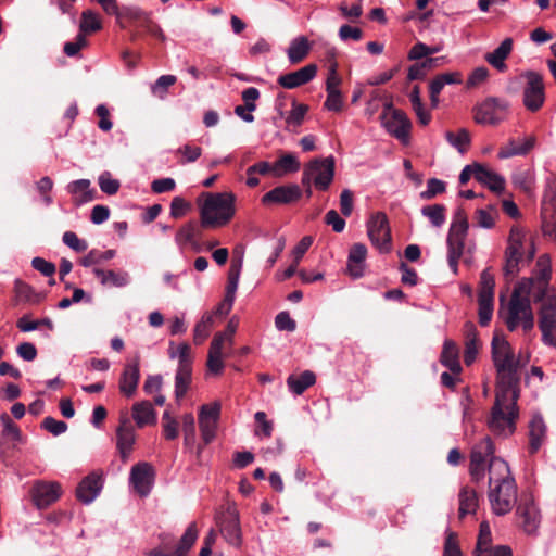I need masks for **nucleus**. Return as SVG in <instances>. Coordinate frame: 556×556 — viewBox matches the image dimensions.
Wrapping results in <instances>:
<instances>
[{
    "mask_svg": "<svg viewBox=\"0 0 556 556\" xmlns=\"http://www.w3.org/2000/svg\"><path fill=\"white\" fill-rule=\"evenodd\" d=\"M492 359L496 369V394L489 427L494 433L506 437L514 433L519 416L517 400L521 364L510 343L500 336L492 340Z\"/></svg>",
    "mask_w": 556,
    "mask_h": 556,
    "instance_id": "obj_1",
    "label": "nucleus"
},
{
    "mask_svg": "<svg viewBox=\"0 0 556 556\" xmlns=\"http://www.w3.org/2000/svg\"><path fill=\"white\" fill-rule=\"evenodd\" d=\"M489 462V501L492 511L497 516L508 514L517 500V485L508 464L494 456V444L489 437L473 445L470 454L469 472L479 483L483 480L485 465Z\"/></svg>",
    "mask_w": 556,
    "mask_h": 556,
    "instance_id": "obj_2",
    "label": "nucleus"
},
{
    "mask_svg": "<svg viewBox=\"0 0 556 556\" xmlns=\"http://www.w3.org/2000/svg\"><path fill=\"white\" fill-rule=\"evenodd\" d=\"M235 201L231 192H202L198 198L201 225L216 228L228 224L236 213Z\"/></svg>",
    "mask_w": 556,
    "mask_h": 556,
    "instance_id": "obj_3",
    "label": "nucleus"
},
{
    "mask_svg": "<svg viewBox=\"0 0 556 556\" xmlns=\"http://www.w3.org/2000/svg\"><path fill=\"white\" fill-rule=\"evenodd\" d=\"M334 157H316L309 161L303 169L302 185L315 186L320 191H326L330 187L334 177Z\"/></svg>",
    "mask_w": 556,
    "mask_h": 556,
    "instance_id": "obj_4",
    "label": "nucleus"
},
{
    "mask_svg": "<svg viewBox=\"0 0 556 556\" xmlns=\"http://www.w3.org/2000/svg\"><path fill=\"white\" fill-rule=\"evenodd\" d=\"M504 320L509 331H515L519 325L522 326L525 332L531 331L534 327V315L530 299L520 296L517 291H513Z\"/></svg>",
    "mask_w": 556,
    "mask_h": 556,
    "instance_id": "obj_5",
    "label": "nucleus"
},
{
    "mask_svg": "<svg viewBox=\"0 0 556 556\" xmlns=\"http://www.w3.org/2000/svg\"><path fill=\"white\" fill-rule=\"evenodd\" d=\"M380 118L382 126L390 135L403 143L408 142L412 123L403 111L394 109L393 104L388 102L383 105Z\"/></svg>",
    "mask_w": 556,
    "mask_h": 556,
    "instance_id": "obj_6",
    "label": "nucleus"
},
{
    "mask_svg": "<svg viewBox=\"0 0 556 556\" xmlns=\"http://www.w3.org/2000/svg\"><path fill=\"white\" fill-rule=\"evenodd\" d=\"M494 288L495 281L494 276L489 271V269L482 270L480 275L479 282V293H478V317L479 324L482 327H485L490 324L493 311H494Z\"/></svg>",
    "mask_w": 556,
    "mask_h": 556,
    "instance_id": "obj_7",
    "label": "nucleus"
},
{
    "mask_svg": "<svg viewBox=\"0 0 556 556\" xmlns=\"http://www.w3.org/2000/svg\"><path fill=\"white\" fill-rule=\"evenodd\" d=\"M216 523L220 534L227 543L239 547L242 542L240 517L235 505H228L225 511L216 517Z\"/></svg>",
    "mask_w": 556,
    "mask_h": 556,
    "instance_id": "obj_8",
    "label": "nucleus"
},
{
    "mask_svg": "<svg viewBox=\"0 0 556 556\" xmlns=\"http://www.w3.org/2000/svg\"><path fill=\"white\" fill-rule=\"evenodd\" d=\"M367 233L371 243L381 252L387 253L391 249V233L388 217L382 212L371 215L367 223Z\"/></svg>",
    "mask_w": 556,
    "mask_h": 556,
    "instance_id": "obj_9",
    "label": "nucleus"
},
{
    "mask_svg": "<svg viewBox=\"0 0 556 556\" xmlns=\"http://www.w3.org/2000/svg\"><path fill=\"white\" fill-rule=\"evenodd\" d=\"M538 314L543 343L556 348V294L548 296Z\"/></svg>",
    "mask_w": 556,
    "mask_h": 556,
    "instance_id": "obj_10",
    "label": "nucleus"
},
{
    "mask_svg": "<svg viewBox=\"0 0 556 556\" xmlns=\"http://www.w3.org/2000/svg\"><path fill=\"white\" fill-rule=\"evenodd\" d=\"M523 76L527 79L523 88V104L529 111L536 112L545 100L543 77L533 71L526 72Z\"/></svg>",
    "mask_w": 556,
    "mask_h": 556,
    "instance_id": "obj_11",
    "label": "nucleus"
},
{
    "mask_svg": "<svg viewBox=\"0 0 556 556\" xmlns=\"http://www.w3.org/2000/svg\"><path fill=\"white\" fill-rule=\"evenodd\" d=\"M220 403L204 404L199 410V427L203 443L210 444L216 437L217 425L220 417Z\"/></svg>",
    "mask_w": 556,
    "mask_h": 556,
    "instance_id": "obj_12",
    "label": "nucleus"
},
{
    "mask_svg": "<svg viewBox=\"0 0 556 556\" xmlns=\"http://www.w3.org/2000/svg\"><path fill=\"white\" fill-rule=\"evenodd\" d=\"M154 470L147 462L134 465L129 473V484L141 497H147L153 488Z\"/></svg>",
    "mask_w": 556,
    "mask_h": 556,
    "instance_id": "obj_13",
    "label": "nucleus"
},
{
    "mask_svg": "<svg viewBox=\"0 0 556 556\" xmlns=\"http://www.w3.org/2000/svg\"><path fill=\"white\" fill-rule=\"evenodd\" d=\"M523 235L519 229L513 228L509 233L505 252V276H515L519 271V263L522 260Z\"/></svg>",
    "mask_w": 556,
    "mask_h": 556,
    "instance_id": "obj_14",
    "label": "nucleus"
},
{
    "mask_svg": "<svg viewBox=\"0 0 556 556\" xmlns=\"http://www.w3.org/2000/svg\"><path fill=\"white\" fill-rule=\"evenodd\" d=\"M507 106V102L502 99L488 98L476 109L475 119L478 124L496 125L502 121L501 113Z\"/></svg>",
    "mask_w": 556,
    "mask_h": 556,
    "instance_id": "obj_15",
    "label": "nucleus"
},
{
    "mask_svg": "<svg viewBox=\"0 0 556 556\" xmlns=\"http://www.w3.org/2000/svg\"><path fill=\"white\" fill-rule=\"evenodd\" d=\"M302 195L301 188L295 184L278 186L266 192L261 202L264 205L271 204H291L296 202Z\"/></svg>",
    "mask_w": 556,
    "mask_h": 556,
    "instance_id": "obj_16",
    "label": "nucleus"
},
{
    "mask_svg": "<svg viewBox=\"0 0 556 556\" xmlns=\"http://www.w3.org/2000/svg\"><path fill=\"white\" fill-rule=\"evenodd\" d=\"M135 442V428L127 417H123L118 428L116 429V448L123 463H126L129 459Z\"/></svg>",
    "mask_w": 556,
    "mask_h": 556,
    "instance_id": "obj_17",
    "label": "nucleus"
},
{
    "mask_svg": "<svg viewBox=\"0 0 556 556\" xmlns=\"http://www.w3.org/2000/svg\"><path fill=\"white\" fill-rule=\"evenodd\" d=\"M140 381V365L139 358L136 357L132 362L125 364L123 372L119 378V392L130 399L135 396Z\"/></svg>",
    "mask_w": 556,
    "mask_h": 556,
    "instance_id": "obj_18",
    "label": "nucleus"
},
{
    "mask_svg": "<svg viewBox=\"0 0 556 556\" xmlns=\"http://www.w3.org/2000/svg\"><path fill=\"white\" fill-rule=\"evenodd\" d=\"M61 496V485L58 482L38 481L33 488V500L39 508H47Z\"/></svg>",
    "mask_w": 556,
    "mask_h": 556,
    "instance_id": "obj_19",
    "label": "nucleus"
},
{
    "mask_svg": "<svg viewBox=\"0 0 556 556\" xmlns=\"http://www.w3.org/2000/svg\"><path fill=\"white\" fill-rule=\"evenodd\" d=\"M517 515L522 519L521 527L528 534L535 533L540 525V514L531 496L522 498L517 506Z\"/></svg>",
    "mask_w": 556,
    "mask_h": 556,
    "instance_id": "obj_20",
    "label": "nucleus"
},
{
    "mask_svg": "<svg viewBox=\"0 0 556 556\" xmlns=\"http://www.w3.org/2000/svg\"><path fill=\"white\" fill-rule=\"evenodd\" d=\"M316 74L317 65L308 64L298 71L280 75L278 84L286 89H294L313 80Z\"/></svg>",
    "mask_w": 556,
    "mask_h": 556,
    "instance_id": "obj_21",
    "label": "nucleus"
},
{
    "mask_svg": "<svg viewBox=\"0 0 556 556\" xmlns=\"http://www.w3.org/2000/svg\"><path fill=\"white\" fill-rule=\"evenodd\" d=\"M535 143L536 137L534 135L527 136L520 140L511 138L500 149L497 156L501 160H505L513 156L527 155L535 147Z\"/></svg>",
    "mask_w": 556,
    "mask_h": 556,
    "instance_id": "obj_22",
    "label": "nucleus"
},
{
    "mask_svg": "<svg viewBox=\"0 0 556 556\" xmlns=\"http://www.w3.org/2000/svg\"><path fill=\"white\" fill-rule=\"evenodd\" d=\"M102 489L101 476L91 473L78 484L76 489L77 498L84 504L92 503Z\"/></svg>",
    "mask_w": 556,
    "mask_h": 556,
    "instance_id": "obj_23",
    "label": "nucleus"
},
{
    "mask_svg": "<svg viewBox=\"0 0 556 556\" xmlns=\"http://www.w3.org/2000/svg\"><path fill=\"white\" fill-rule=\"evenodd\" d=\"M473 176L493 192L501 193L505 190V178L481 164H475Z\"/></svg>",
    "mask_w": 556,
    "mask_h": 556,
    "instance_id": "obj_24",
    "label": "nucleus"
},
{
    "mask_svg": "<svg viewBox=\"0 0 556 556\" xmlns=\"http://www.w3.org/2000/svg\"><path fill=\"white\" fill-rule=\"evenodd\" d=\"M66 191L72 194L75 205L80 206L94 200L96 191L91 188L89 179H77L66 186Z\"/></svg>",
    "mask_w": 556,
    "mask_h": 556,
    "instance_id": "obj_25",
    "label": "nucleus"
},
{
    "mask_svg": "<svg viewBox=\"0 0 556 556\" xmlns=\"http://www.w3.org/2000/svg\"><path fill=\"white\" fill-rule=\"evenodd\" d=\"M93 275L100 280L102 286L123 288L130 283V275L125 270H104L99 267L92 269Z\"/></svg>",
    "mask_w": 556,
    "mask_h": 556,
    "instance_id": "obj_26",
    "label": "nucleus"
},
{
    "mask_svg": "<svg viewBox=\"0 0 556 556\" xmlns=\"http://www.w3.org/2000/svg\"><path fill=\"white\" fill-rule=\"evenodd\" d=\"M132 418L139 428L156 424V412L149 401H140L132 405Z\"/></svg>",
    "mask_w": 556,
    "mask_h": 556,
    "instance_id": "obj_27",
    "label": "nucleus"
},
{
    "mask_svg": "<svg viewBox=\"0 0 556 556\" xmlns=\"http://www.w3.org/2000/svg\"><path fill=\"white\" fill-rule=\"evenodd\" d=\"M546 434L545 422L540 415L532 417L529 424V452L531 454L536 453L544 443Z\"/></svg>",
    "mask_w": 556,
    "mask_h": 556,
    "instance_id": "obj_28",
    "label": "nucleus"
},
{
    "mask_svg": "<svg viewBox=\"0 0 556 556\" xmlns=\"http://www.w3.org/2000/svg\"><path fill=\"white\" fill-rule=\"evenodd\" d=\"M513 50V39L506 38L501 45L492 52L485 54L486 62L500 72H505L507 65L505 60L508 58Z\"/></svg>",
    "mask_w": 556,
    "mask_h": 556,
    "instance_id": "obj_29",
    "label": "nucleus"
},
{
    "mask_svg": "<svg viewBox=\"0 0 556 556\" xmlns=\"http://www.w3.org/2000/svg\"><path fill=\"white\" fill-rule=\"evenodd\" d=\"M200 236V229L194 222H188L184 224L175 236V243L180 251L185 249L187 244H191L194 250L199 251V244L197 238Z\"/></svg>",
    "mask_w": 556,
    "mask_h": 556,
    "instance_id": "obj_30",
    "label": "nucleus"
},
{
    "mask_svg": "<svg viewBox=\"0 0 556 556\" xmlns=\"http://www.w3.org/2000/svg\"><path fill=\"white\" fill-rule=\"evenodd\" d=\"M231 350L225 348L216 342H211L208 356H207V368L214 375L222 374L224 369V358L230 355Z\"/></svg>",
    "mask_w": 556,
    "mask_h": 556,
    "instance_id": "obj_31",
    "label": "nucleus"
},
{
    "mask_svg": "<svg viewBox=\"0 0 556 556\" xmlns=\"http://www.w3.org/2000/svg\"><path fill=\"white\" fill-rule=\"evenodd\" d=\"M367 248L363 243H355L350 250L348 269L351 276L358 278L363 275L362 263L365 261Z\"/></svg>",
    "mask_w": 556,
    "mask_h": 556,
    "instance_id": "obj_32",
    "label": "nucleus"
},
{
    "mask_svg": "<svg viewBox=\"0 0 556 556\" xmlns=\"http://www.w3.org/2000/svg\"><path fill=\"white\" fill-rule=\"evenodd\" d=\"M465 336H466V342H465V353H464V362L466 365H471L476 356L478 354L479 350V340L477 338V329L475 324L472 323H466L465 325Z\"/></svg>",
    "mask_w": 556,
    "mask_h": 556,
    "instance_id": "obj_33",
    "label": "nucleus"
},
{
    "mask_svg": "<svg viewBox=\"0 0 556 556\" xmlns=\"http://www.w3.org/2000/svg\"><path fill=\"white\" fill-rule=\"evenodd\" d=\"M441 363L448 368L453 374H459L462 366L458 358V348L451 341L445 340L443 350L441 353Z\"/></svg>",
    "mask_w": 556,
    "mask_h": 556,
    "instance_id": "obj_34",
    "label": "nucleus"
},
{
    "mask_svg": "<svg viewBox=\"0 0 556 556\" xmlns=\"http://www.w3.org/2000/svg\"><path fill=\"white\" fill-rule=\"evenodd\" d=\"M311 49L308 39L305 36L294 38L287 50L288 59L291 64L302 62Z\"/></svg>",
    "mask_w": 556,
    "mask_h": 556,
    "instance_id": "obj_35",
    "label": "nucleus"
},
{
    "mask_svg": "<svg viewBox=\"0 0 556 556\" xmlns=\"http://www.w3.org/2000/svg\"><path fill=\"white\" fill-rule=\"evenodd\" d=\"M300 167V161L294 154L285 153L274 163V176L282 177L289 173H296Z\"/></svg>",
    "mask_w": 556,
    "mask_h": 556,
    "instance_id": "obj_36",
    "label": "nucleus"
},
{
    "mask_svg": "<svg viewBox=\"0 0 556 556\" xmlns=\"http://www.w3.org/2000/svg\"><path fill=\"white\" fill-rule=\"evenodd\" d=\"M315 381V374L313 371L305 370L300 376H289L287 379V384L292 393L300 395L307 388L313 386Z\"/></svg>",
    "mask_w": 556,
    "mask_h": 556,
    "instance_id": "obj_37",
    "label": "nucleus"
},
{
    "mask_svg": "<svg viewBox=\"0 0 556 556\" xmlns=\"http://www.w3.org/2000/svg\"><path fill=\"white\" fill-rule=\"evenodd\" d=\"M459 517L476 513L478 497L475 490L464 486L459 492Z\"/></svg>",
    "mask_w": 556,
    "mask_h": 556,
    "instance_id": "obj_38",
    "label": "nucleus"
},
{
    "mask_svg": "<svg viewBox=\"0 0 556 556\" xmlns=\"http://www.w3.org/2000/svg\"><path fill=\"white\" fill-rule=\"evenodd\" d=\"M192 379V367H177L175 375V396L181 400L190 387Z\"/></svg>",
    "mask_w": 556,
    "mask_h": 556,
    "instance_id": "obj_39",
    "label": "nucleus"
},
{
    "mask_svg": "<svg viewBox=\"0 0 556 556\" xmlns=\"http://www.w3.org/2000/svg\"><path fill=\"white\" fill-rule=\"evenodd\" d=\"M168 356L170 359H177V367H192L191 348L184 342L175 346L174 342L169 343Z\"/></svg>",
    "mask_w": 556,
    "mask_h": 556,
    "instance_id": "obj_40",
    "label": "nucleus"
},
{
    "mask_svg": "<svg viewBox=\"0 0 556 556\" xmlns=\"http://www.w3.org/2000/svg\"><path fill=\"white\" fill-rule=\"evenodd\" d=\"M511 182L515 188L530 193L534 184V173L531 169L517 168L511 174Z\"/></svg>",
    "mask_w": 556,
    "mask_h": 556,
    "instance_id": "obj_41",
    "label": "nucleus"
},
{
    "mask_svg": "<svg viewBox=\"0 0 556 556\" xmlns=\"http://www.w3.org/2000/svg\"><path fill=\"white\" fill-rule=\"evenodd\" d=\"M555 290L549 285H543L541 282H533V286L529 287V290H520V296L531 295L535 303L542 302V304L548 299V296L555 295Z\"/></svg>",
    "mask_w": 556,
    "mask_h": 556,
    "instance_id": "obj_42",
    "label": "nucleus"
},
{
    "mask_svg": "<svg viewBox=\"0 0 556 556\" xmlns=\"http://www.w3.org/2000/svg\"><path fill=\"white\" fill-rule=\"evenodd\" d=\"M213 325V313L205 312L194 326L193 340L195 344H201L204 342V340L210 336Z\"/></svg>",
    "mask_w": 556,
    "mask_h": 556,
    "instance_id": "obj_43",
    "label": "nucleus"
},
{
    "mask_svg": "<svg viewBox=\"0 0 556 556\" xmlns=\"http://www.w3.org/2000/svg\"><path fill=\"white\" fill-rule=\"evenodd\" d=\"M467 231V227L451 225L447 235V249L463 252Z\"/></svg>",
    "mask_w": 556,
    "mask_h": 556,
    "instance_id": "obj_44",
    "label": "nucleus"
},
{
    "mask_svg": "<svg viewBox=\"0 0 556 556\" xmlns=\"http://www.w3.org/2000/svg\"><path fill=\"white\" fill-rule=\"evenodd\" d=\"M445 139L460 154H464L470 143V134L465 128L459 129L457 132L446 131Z\"/></svg>",
    "mask_w": 556,
    "mask_h": 556,
    "instance_id": "obj_45",
    "label": "nucleus"
},
{
    "mask_svg": "<svg viewBox=\"0 0 556 556\" xmlns=\"http://www.w3.org/2000/svg\"><path fill=\"white\" fill-rule=\"evenodd\" d=\"M421 214L427 217L433 227L440 228L445 223V206L443 204L426 205Z\"/></svg>",
    "mask_w": 556,
    "mask_h": 556,
    "instance_id": "obj_46",
    "label": "nucleus"
},
{
    "mask_svg": "<svg viewBox=\"0 0 556 556\" xmlns=\"http://www.w3.org/2000/svg\"><path fill=\"white\" fill-rule=\"evenodd\" d=\"M102 27L99 15L91 11L86 10L81 13V20L79 24V34H87L100 30Z\"/></svg>",
    "mask_w": 556,
    "mask_h": 556,
    "instance_id": "obj_47",
    "label": "nucleus"
},
{
    "mask_svg": "<svg viewBox=\"0 0 556 556\" xmlns=\"http://www.w3.org/2000/svg\"><path fill=\"white\" fill-rule=\"evenodd\" d=\"M307 111L308 106L306 104H300L294 100L292 102V109L286 117L287 127L289 129L300 127Z\"/></svg>",
    "mask_w": 556,
    "mask_h": 556,
    "instance_id": "obj_48",
    "label": "nucleus"
},
{
    "mask_svg": "<svg viewBox=\"0 0 556 556\" xmlns=\"http://www.w3.org/2000/svg\"><path fill=\"white\" fill-rule=\"evenodd\" d=\"M551 279V268L543 267L534 276L530 278L522 279L514 291H517L520 294V290H529V287L533 286V282H541L543 285H549Z\"/></svg>",
    "mask_w": 556,
    "mask_h": 556,
    "instance_id": "obj_49",
    "label": "nucleus"
},
{
    "mask_svg": "<svg viewBox=\"0 0 556 556\" xmlns=\"http://www.w3.org/2000/svg\"><path fill=\"white\" fill-rule=\"evenodd\" d=\"M238 321L235 320V318H231L224 331L217 332L214 338L213 342H216L225 348H228L229 350H232L233 345V334L237 330Z\"/></svg>",
    "mask_w": 556,
    "mask_h": 556,
    "instance_id": "obj_50",
    "label": "nucleus"
},
{
    "mask_svg": "<svg viewBox=\"0 0 556 556\" xmlns=\"http://www.w3.org/2000/svg\"><path fill=\"white\" fill-rule=\"evenodd\" d=\"M177 78L174 75H162L151 86V92L159 99H165L168 88L176 83Z\"/></svg>",
    "mask_w": 556,
    "mask_h": 556,
    "instance_id": "obj_51",
    "label": "nucleus"
},
{
    "mask_svg": "<svg viewBox=\"0 0 556 556\" xmlns=\"http://www.w3.org/2000/svg\"><path fill=\"white\" fill-rule=\"evenodd\" d=\"M492 541L491 529L488 522L480 523L479 536L477 541L476 547V556H481L483 553L488 552L490 548V544Z\"/></svg>",
    "mask_w": 556,
    "mask_h": 556,
    "instance_id": "obj_52",
    "label": "nucleus"
},
{
    "mask_svg": "<svg viewBox=\"0 0 556 556\" xmlns=\"http://www.w3.org/2000/svg\"><path fill=\"white\" fill-rule=\"evenodd\" d=\"M198 538V530L194 522L190 523L182 534L176 551L188 554Z\"/></svg>",
    "mask_w": 556,
    "mask_h": 556,
    "instance_id": "obj_53",
    "label": "nucleus"
},
{
    "mask_svg": "<svg viewBox=\"0 0 556 556\" xmlns=\"http://www.w3.org/2000/svg\"><path fill=\"white\" fill-rule=\"evenodd\" d=\"M184 441L187 447H191L195 442V420L191 413L182 416Z\"/></svg>",
    "mask_w": 556,
    "mask_h": 556,
    "instance_id": "obj_54",
    "label": "nucleus"
},
{
    "mask_svg": "<svg viewBox=\"0 0 556 556\" xmlns=\"http://www.w3.org/2000/svg\"><path fill=\"white\" fill-rule=\"evenodd\" d=\"M541 219L544 236L556 240V212L541 211Z\"/></svg>",
    "mask_w": 556,
    "mask_h": 556,
    "instance_id": "obj_55",
    "label": "nucleus"
},
{
    "mask_svg": "<svg viewBox=\"0 0 556 556\" xmlns=\"http://www.w3.org/2000/svg\"><path fill=\"white\" fill-rule=\"evenodd\" d=\"M541 211L556 213V179L551 180L546 186Z\"/></svg>",
    "mask_w": 556,
    "mask_h": 556,
    "instance_id": "obj_56",
    "label": "nucleus"
},
{
    "mask_svg": "<svg viewBox=\"0 0 556 556\" xmlns=\"http://www.w3.org/2000/svg\"><path fill=\"white\" fill-rule=\"evenodd\" d=\"M99 187L102 192L113 195L117 193L121 184L117 179L112 178V175L109 172H103L98 179Z\"/></svg>",
    "mask_w": 556,
    "mask_h": 556,
    "instance_id": "obj_57",
    "label": "nucleus"
},
{
    "mask_svg": "<svg viewBox=\"0 0 556 556\" xmlns=\"http://www.w3.org/2000/svg\"><path fill=\"white\" fill-rule=\"evenodd\" d=\"M437 59H427L421 63H416L408 68L407 78L408 80H418L426 77L427 68H430Z\"/></svg>",
    "mask_w": 556,
    "mask_h": 556,
    "instance_id": "obj_58",
    "label": "nucleus"
},
{
    "mask_svg": "<svg viewBox=\"0 0 556 556\" xmlns=\"http://www.w3.org/2000/svg\"><path fill=\"white\" fill-rule=\"evenodd\" d=\"M496 214V210L493 206L489 208H479L476 212V220L478 226L490 229L494 225V216Z\"/></svg>",
    "mask_w": 556,
    "mask_h": 556,
    "instance_id": "obj_59",
    "label": "nucleus"
},
{
    "mask_svg": "<svg viewBox=\"0 0 556 556\" xmlns=\"http://www.w3.org/2000/svg\"><path fill=\"white\" fill-rule=\"evenodd\" d=\"M192 205L190 202L186 201L181 197H175L170 203V216L173 218H181L184 217L190 210Z\"/></svg>",
    "mask_w": 556,
    "mask_h": 556,
    "instance_id": "obj_60",
    "label": "nucleus"
},
{
    "mask_svg": "<svg viewBox=\"0 0 556 556\" xmlns=\"http://www.w3.org/2000/svg\"><path fill=\"white\" fill-rule=\"evenodd\" d=\"M445 191V182L437 179L430 178L427 181V189L420 193V198L425 200H430L434 198L437 194L443 193Z\"/></svg>",
    "mask_w": 556,
    "mask_h": 556,
    "instance_id": "obj_61",
    "label": "nucleus"
},
{
    "mask_svg": "<svg viewBox=\"0 0 556 556\" xmlns=\"http://www.w3.org/2000/svg\"><path fill=\"white\" fill-rule=\"evenodd\" d=\"M87 46V39L84 34H78L75 38V41H68L65 42L63 47L64 53L74 58L79 54V51Z\"/></svg>",
    "mask_w": 556,
    "mask_h": 556,
    "instance_id": "obj_62",
    "label": "nucleus"
},
{
    "mask_svg": "<svg viewBox=\"0 0 556 556\" xmlns=\"http://www.w3.org/2000/svg\"><path fill=\"white\" fill-rule=\"evenodd\" d=\"M63 243L76 252H84L87 250L88 244L81 240L73 231H65L62 237Z\"/></svg>",
    "mask_w": 556,
    "mask_h": 556,
    "instance_id": "obj_63",
    "label": "nucleus"
},
{
    "mask_svg": "<svg viewBox=\"0 0 556 556\" xmlns=\"http://www.w3.org/2000/svg\"><path fill=\"white\" fill-rule=\"evenodd\" d=\"M327 99L324 103V106L331 112H340L343 109V98L340 90L337 91H326Z\"/></svg>",
    "mask_w": 556,
    "mask_h": 556,
    "instance_id": "obj_64",
    "label": "nucleus"
}]
</instances>
